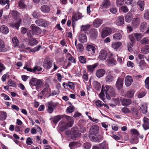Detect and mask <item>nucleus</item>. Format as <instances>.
Returning <instances> with one entry per match:
<instances>
[{
    "label": "nucleus",
    "instance_id": "5fc2aeb1",
    "mask_svg": "<svg viewBox=\"0 0 149 149\" xmlns=\"http://www.w3.org/2000/svg\"><path fill=\"white\" fill-rule=\"evenodd\" d=\"M140 42L142 44H148L149 42V40L146 38H144L141 40Z\"/></svg>",
    "mask_w": 149,
    "mask_h": 149
},
{
    "label": "nucleus",
    "instance_id": "ea45409f",
    "mask_svg": "<svg viewBox=\"0 0 149 149\" xmlns=\"http://www.w3.org/2000/svg\"><path fill=\"white\" fill-rule=\"evenodd\" d=\"M95 104L98 107H102L103 106H105V107H106V108L109 107L106 104L103 103L102 104L101 101L100 100H99L96 101L95 102Z\"/></svg>",
    "mask_w": 149,
    "mask_h": 149
},
{
    "label": "nucleus",
    "instance_id": "3c124183",
    "mask_svg": "<svg viewBox=\"0 0 149 149\" xmlns=\"http://www.w3.org/2000/svg\"><path fill=\"white\" fill-rule=\"evenodd\" d=\"M74 107L73 106H69L66 109V111L69 113L72 112L74 110Z\"/></svg>",
    "mask_w": 149,
    "mask_h": 149
},
{
    "label": "nucleus",
    "instance_id": "c03bdc74",
    "mask_svg": "<svg viewBox=\"0 0 149 149\" xmlns=\"http://www.w3.org/2000/svg\"><path fill=\"white\" fill-rule=\"evenodd\" d=\"M97 66V65H96L94 64L92 65H88L87 68L89 71L92 72Z\"/></svg>",
    "mask_w": 149,
    "mask_h": 149
},
{
    "label": "nucleus",
    "instance_id": "052dcab7",
    "mask_svg": "<svg viewBox=\"0 0 149 149\" xmlns=\"http://www.w3.org/2000/svg\"><path fill=\"white\" fill-rule=\"evenodd\" d=\"M124 0H117L116 3L117 6H119L123 5L124 3Z\"/></svg>",
    "mask_w": 149,
    "mask_h": 149
},
{
    "label": "nucleus",
    "instance_id": "cd10ccee",
    "mask_svg": "<svg viewBox=\"0 0 149 149\" xmlns=\"http://www.w3.org/2000/svg\"><path fill=\"white\" fill-rule=\"evenodd\" d=\"M81 135V133L77 132L76 130H73L72 134V139H75L76 138L79 137Z\"/></svg>",
    "mask_w": 149,
    "mask_h": 149
},
{
    "label": "nucleus",
    "instance_id": "f03ea898",
    "mask_svg": "<svg viewBox=\"0 0 149 149\" xmlns=\"http://www.w3.org/2000/svg\"><path fill=\"white\" fill-rule=\"evenodd\" d=\"M99 130V126L97 125H93L89 130V137L91 139H94V136L97 134Z\"/></svg>",
    "mask_w": 149,
    "mask_h": 149
},
{
    "label": "nucleus",
    "instance_id": "864d4df0",
    "mask_svg": "<svg viewBox=\"0 0 149 149\" xmlns=\"http://www.w3.org/2000/svg\"><path fill=\"white\" fill-rule=\"evenodd\" d=\"M134 36L137 40H140L143 37V36L141 34L139 33H135Z\"/></svg>",
    "mask_w": 149,
    "mask_h": 149
},
{
    "label": "nucleus",
    "instance_id": "7ed1b4c3",
    "mask_svg": "<svg viewBox=\"0 0 149 149\" xmlns=\"http://www.w3.org/2000/svg\"><path fill=\"white\" fill-rule=\"evenodd\" d=\"M107 75L105 78V80L107 82H111L113 81L116 77V75L114 74V71L109 70L107 71Z\"/></svg>",
    "mask_w": 149,
    "mask_h": 149
},
{
    "label": "nucleus",
    "instance_id": "6e6552de",
    "mask_svg": "<svg viewBox=\"0 0 149 149\" xmlns=\"http://www.w3.org/2000/svg\"><path fill=\"white\" fill-rule=\"evenodd\" d=\"M108 53L104 49H102L100 51L98 56L99 58L102 60H105L107 58Z\"/></svg>",
    "mask_w": 149,
    "mask_h": 149
},
{
    "label": "nucleus",
    "instance_id": "4468645a",
    "mask_svg": "<svg viewBox=\"0 0 149 149\" xmlns=\"http://www.w3.org/2000/svg\"><path fill=\"white\" fill-rule=\"evenodd\" d=\"M7 51V48L6 47L4 41L0 39V52H5Z\"/></svg>",
    "mask_w": 149,
    "mask_h": 149
},
{
    "label": "nucleus",
    "instance_id": "9b49d317",
    "mask_svg": "<svg viewBox=\"0 0 149 149\" xmlns=\"http://www.w3.org/2000/svg\"><path fill=\"white\" fill-rule=\"evenodd\" d=\"M89 35L91 38L92 39H95L97 38L98 35L97 30L94 29H92L90 31Z\"/></svg>",
    "mask_w": 149,
    "mask_h": 149
},
{
    "label": "nucleus",
    "instance_id": "b1692460",
    "mask_svg": "<svg viewBox=\"0 0 149 149\" xmlns=\"http://www.w3.org/2000/svg\"><path fill=\"white\" fill-rule=\"evenodd\" d=\"M120 100L122 105L124 106H127L132 103L131 100L129 99L123 98L121 99Z\"/></svg>",
    "mask_w": 149,
    "mask_h": 149
},
{
    "label": "nucleus",
    "instance_id": "c9c22d12",
    "mask_svg": "<svg viewBox=\"0 0 149 149\" xmlns=\"http://www.w3.org/2000/svg\"><path fill=\"white\" fill-rule=\"evenodd\" d=\"M38 43V41L34 38H31L30 39L29 44L31 45H36Z\"/></svg>",
    "mask_w": 149,
    "mask_h": 149
},
{
    "label": "nucleus",
    "instance_id": "09e8293b",
    "mask_svg": "<svg viewBox=\"0 0 149 149\" xmlns=\"http://www.w3.org/2000/svg\"><path fill=\"white\" fill-rule=\"evenodd\" d=\"M43 81L42 80L39 79L38 80L37 84L36 85V86L40 88L43 85Z\"/></svg>",
    "mask_w": 149,
    "mask_h": 149
},
{
    "label": "nucleus",
    "instance_id": "c85d7f7f",
    "mask_svg": "<svg viewBox=\"0 0 149 149\" xmlns=\"http://www.w3.org/2000/svg\"><path fill=\"white\" fill-rule=\"evenodd\" d=\"M133 18L132 14L130 13H127L125 16V20L126 22L129 23L131 22Z\"/></svg>",
    "mask_w": 149,
    "mask_h": 149
},
{
    "label": "nucleus",
    "instance_id": "338daca9",
    "mask_svg": "<svg viewBox=\"0 0 149 149\" xmlns=\"http://www.w3.org/2000/svg\"><path fill=\"white\" fill-rule=\"evenodd\" d=\"M26 143L29 145H30L33 143L32 140L30 137H28L27 139Z\"/></svg>",
    "mask_w": 149,
    "mask_h": 149
},
{
    "label": "nucleus",
    "instance_id": "2eb2a0df",
    "mask_svg": "<svg viewBox=\"0 0 149 149\" xmlns=\"http://www.w3.org/2000/svg\"><path fill=\"white\" fill-rule=\"evenodd\" d=\"M122 45V43L121 42H115L112 43L111 44L112 47L116 51Z\"/></svg>",
    "mask_w": 149,
    "mask_h": 149
},
{
    "label": "nucleus",
    "instance_id": "79ce46f5",
    "mask_svg": "<svg viewBox=\"0 0 149 149\" xmlns=\"http://www.w3.org/2000/svg\"><path fill=\"white\" fill-rule=\"evenodd\" d=\"M38 79L35 78H32L30 80L29 84L32 86H36L37 84Z\"/></svg>",
    "mask_w": 149,
    "mask_h": 149
},
{
    "label": "nucleus",
    "instance_id": "f3484780",
    "mask_svg": "<svg viewBox=\"0 0 149 149\" xmlns=\"http://www.w3.org/2000/svg\"><path fill=\"white\" fill-rule=\"evenodd\" d=\"M87 50L92 54H93L95 53V51L96 48L95 47L92 45H87L86 47Z\"/></svg>",
    "mask_w": 149,
    "mask_h": 149
},
{
    "label": "nucleus",
    "instance_id": "7c9ffc66",
    "mask_svg": "<svg viewBox=\"0 0 149 149\" xmlns=\"http://www.w3.org/2000/svg\"><path fill=\"white\" fill-rule=\"evenodd\" d=\"M110 5V2L109 0H104L100 6L102 7L107 8Z\"/></svg>",
    "mask_w": 149,
    "mask_h": 149
},
{
    "label": "nucleus",
    "instance_id": "aec40b11",
    "mask_svg": "<svg viewBox=\"0 0 149 149\" xmlns=\"http://www.w3.org/2000/svg\"><path fill=\"white\" fill-rule=\"evenodd\" d=\"M50 7L47 5H43L40 8V10L44 13H48L50 11Z\"/></svg>",
    "mask_w": 149,
    "mask_h": 149
},
{
    "label": "nucleus",
    "instance_id": "423d86ee",
    "mask_svg": "<svg viewBox=\"0 0 149 149\" xmlns=\"http://www.w3.org/2000/svg\"><path fill=\"white\" fill-rule=\"evenodd\" d=\"M24 68L27 71L33 73L36 72L37 71H41L42 70V68L39 66H35L33 69H31L27 65H25L24 67Z\"/></svg>",
    "mask_w": 149,
    "mask_h": 149
},
{
    "label": "nucleus",
    "instance_id": "0e129e2a",
    "mask_svg": "<svg viewBox=\"0 0 149 149\" xmlns=\"http://www.w3.org/2000/svg\"><path fill=\"white\" fill-rule=\"evenodd\" d=\"M144 17L146 19H149V11L146 10L144 14Z\"/></svg>",
    "mask_w": 149,
    "mask_h": 149
},
{
    "label": "nucleus",
    "instance_id": "0eeeda50",
    "mask_svg": "<svg viewBox=\"0 0 149 149\" xmlns=\"http://www.w3.org/2000/svg\"><path fill=\"white\" fill-rule=\"evenodd\" d=\"M51 91V89L49 88V85L48 84H45L43 86V89L41 93L43 95L47 96L50 93Z\"/></svg>",
    "mask_w": 149,
    "mask_h": 149
},
{
    "label": "nucleus",
    "instance_id": "4be33fe9",
    "mask_svg": "<svg viewBox=\"0 0 149 149\" xmlns=\"http://www.w3.org/2000/svg\"><path fill=\"white\" fill-rule=\"evenodd\" d=\"M140 22L139 18H134V19L132 23V26L134 28H136L139 26Z\"/></svg>",
    "mask_w": 149,
    "mask_h": 149
},
{
    "label": "nucleus",
    "instance_id": "6ab92c4d",
    "mask_svg": "<svg viewBox=\"0 0 149 149\" xmlns=\"http://www.w3.org/2000/svg\"><path fill=\"white\" fill-rule=\"evenodd\" d=\"M0 29L1 33L4 34H8L9 31L8 27L5 25H3L1 26L0 27Z\"/></svg>",
    "mask_w": 149,
    "mask_h": 149
},
{
    "label": "nucleus",
    "instance_id": "bb28decb",
    "mask_svg": "<svg viewBox=\"0 0 149 149\" xmlns=\"http://www.w3.org/2000/svg\"><path fill=\"white\" fill-rule=\"evenodd\" d=\"M140 109L141 110L143 113L145 114L147 112V107L145 103H141L139 106Z\"/></svg>",
    "mask_w": 149,
    "mask_h": 149
},
{
    "label": "nucleus",
    "instance_id": "ddd939ff",
    "mask_svg": "<svg viewBox=\"0 0 149 149\" xmlns=\"http://www.w3.org/2000/svg\"><path fill=\"white\" fill-rule=\"evenodd\" d=\"M103 20L100 18H97L94 20L93 23V25L95 27L97 28L102 23Z\"/></svg>",
    "mask_w": 149,
    "mask_h": 149
},
{
    "label": "nucleus",
    "instance_id": "9d476101",
    "mask_svg": "<svg viewBox=\"0 0 149 149\" xmlns=\"http://www.w3.org/2000/svg\"><path fill=\"white\" fill-rule=\"evenodd\" d=\"M123 80L122 78H118L116 84V88L118 90H120L123 88Z\"/></svg>",
    "mask_w": 149,
    "mask_h": 149
},
{
    "label": "nucleus",
    "instance_id": "a18cd8bd",
    "mask_svg": "<svg viewBox=\"0 0 149 149\" xmlns=\"http://www.w3.org/2000/svg\"><path fill=\"white\" fill-rule=\"evenodd\" d=\"M12 42L14 45L15 47L17 46L19 43L18 39L16 37H13V38Z\"/></svg>",
    "mask_w": 149,
    "mask_h": 149
},
{
    "label": "nucleus",
    "instance_id": "4c0bfd02",
    "mask_svg": "<svg viewBox=\"0 0 149 149\" xmlns=\"http://www.w3.org/2000/svg\"><path fill=\"white\" fill-rule=\"evenodd\" d=\"M93 87L97 90H100L101 88L100 84L97 81H95L93 82Z\"/></svg>",
    "mask_w": 149,
    "mask_h": 149
},
{
    "label": "nucleus",
    "instance_id": "473e14b6",
    "mask_svg": "<svg viewBox=\"0 0 149 149\" xmlns=\"http://www.w3.org/2000/svg\"><path fill=\"white\" fill-rule=\"evenodd\" d=\"M21 21V20L19 19V22H18L15 23L13 24L12 23H10V25L12 28H15L17 30H18L19 29V27L20 26V23Z\"/></svg>",
    "mask_w": 149,
    "mask_h": 149
},
{
    "label": "nucleus",
    "instance_id": "49530a36",
    "mask_svg": "<svg viewBox=\"0 0 149 149\" xmlns=\"http://www.w3.org/2000/svg\"><path fill=\"white\" fill-rule=\"evenodd\" d=\"M134 91L133 90H130L128 91L126 94L127 96L129 98H131L134 95Z\"/></svg>",
    "mask_w": 149,
    "mask_h": 149
},
{
    "label": "nucleus",
    "instance_id": "2f4dec72",
    "mask_svg": "<svg viewBox=\"0 0 149 149\" xmlns=\"http://www.w3.org/2000/svg\"><path fill=\"white\" fill-rule=\"evenodd\" d=\"M142 53L146 54L149 52V46L147 45L143 47L141 49Z\"/></svg>",
    "mask_w": 149,
    "mask_h": 149
},
{
    "label": "nucleus",
    "instance_id": "20e7f679",
    "mask_svg": "<svg viewBox=\"0 0 149 149\" xmlns=\"http://www.w3.org/2000/svg\"><path fill=\"white\" fill-rule=\"evenodd\" d=\"M31 27L32 31H30L29 32L28 31L27 32V34L28 36H32L34 34L33 33L37 34L40 33L41 30L38 27L36 26L35 25L32 24L31 25Z\"/></svg>",
    "mask_w": 149,
    "mask_h": 149
},
{
    "label": "nucleus",
    "instance_id": "8fccbe9b",
    "mask_svg": "<svg viewBox=\"0 0 149 149\" xmlns=\"http://www.w3.org/2000/svg\"><path fill=\"white\" fill-rule=\"evenodd\" d=\"M61 118V117L60 116H56L54 117L53 119V122L56 124L58 121Z\"/></svg>",
    "mask_w": 149,
    "mask_h": 149
},
{
    "label": "nucleus",
    "instance_id": "58836bf2",
    "mask_svg": "<svg viewBox=\"0 0 149 149\" xmlns=\"http://www.w3.org/2000/svg\"><path fill=\"white\" fill-rule=\"evenodd\" d=\"M73 120L69 121L67 124L66 126H63L62 128H64V130L68 129L69 127H71L73 124Z\"/></svg>",
    "mask_w": 149,
    "mask_h": 149
},
{
    "label": "nucleus",
    "instance_id": "412c9836",
    "mask_svg": "<svg viewBox=\"0 0 149 149\" xmlns=\"http://www.w3.org/2000/svg\"><path fill=\"white\" fill-rule=\"evenodd\" d=\"M52 66V63L50 61L47 60H45L44 64L43 66L46 69H49L51 68Z\"/></svg>",
    "mask_w": 149,
    "mask_h": 149
},
{
    "label": "nucleus",
    "instance_id": "bf43d9fd",
    "mask_svg": "<svg viewBox=\"0 0 149 149\" xmlns=\"http://www.w3.org/2000/svg\"><path fill=\"white\" fill-rule=\"evenodd\" d=\"M83 147L85 149H89L91 147V144L88 143H84L83 145Z\"/></svg>",
    "mask_w": 149,
    "mask_h": 149
},
{
    "label": "nucleus",
    "instance_id": "c756f323",
    "mask_svg": "<svg viewBox=\"0 0 149 149\" xmlns=\"http://www.w3.org/2000/svg\"><path fill=\"white\" fill-rule=\"evenodd\" d=\"M148 28L147 24L146 22H143L141 23L140 27V29L141 31L143 32Z\"/></svg>",
    "mask_w": 149,
    "mask_h": 149
},
{
    "label": "nucleus",
    "instance_id": "5701e85b",
    "mask_svg": "<svg viewBox=\"0 0 149 149\" xmlns=\"http://www.w3.org/2000/svg\"><path fill=\"white\" fill-rule=\"evenodd\" d=\"M144 124L143 126L145 130H146L149 128V119L148 118L144 117L143 119Z\"/></svg>",
    "mask_w": 149,
    "mask_h": 149
},
{
    "label": "nucleus",
    "instance_id": "603ef678",
    "mask_svg": "<svg viewBox=\"0 0 149 149\" xmlns=\"http://www.w3.org/2000/svg\"><path fill=\"white\" fill-rule=\"evenodd\" d=\"M44 20L43 19H40L37 20L35 21V23L38 26H41L43 24Z\"/></svg>",
    "mask_w": 149,
    "mask_h": 149
},
{
    "label": "nucleus",
    "instance_id": "de8ad7c7",
    "mask_svg": "<svg viewBox=\"0 0 149 149\" xmlns=\"http://www.w3.org/2000/svg\"><path fill=\"white\" fill-rule=\"evenodd\" d=\"M145 65V63L143 60H141L139 63V66L142 70L144 68Z\"/></svg>",
    "mask_w": 149,
    "mask_h": 149
},
{
    "label": "nucleus",
    "instance_id": "680f3d73",
    "mask_svg": "<svg viewBox=\"0 0 149 149\" xmlns=\"http://www.w3.org/2000/svg\"><path fill=\"white\" fill-rule=\"evenodd\" d=\"M33 17L35 18H37L38 17H40V14L39 13L37 12V11H36L33 12L32 14Z\"/></svg>",
    "mask_w": 149,
    "mask_h": 149
},
{
    "label": "nucleus",
    "instance_id": "1a4fd4ad",
    "mask_svg": "<svg viewBox=\"0 0 149 149\" xmlns=\"http://www.w3.org/2000/svg\"><path fill=\"white\" fill-rule=\"evenodd\" d=\"M111 29L107 27H104L102 29V36L104 38L110 34L111 33Z\"/></svg>",
    "mask_w": 149,
    "mask_h": 149
},
{
    "label": "nucleus",
    "instance_id": "72a5a7b5",
    "mask_svg": "<svg viewBox=\"0 0 149 149\" xmlns=\"http://www.w3.org/2000/svg\"><path fill=\"white\" fill-rule=\"evenodd\" d=\"M108 64L109 66L115 65L117 63L116 61L114 58H111L107 61Z\"/></svg>",
    "mask_w": 149,
    "mask_h": 149
},
{
    "label": "nucleus",
    "instance_id": "f8f14e48",
    "mask_svg": "<svg viewBox=\"0 0 149 149\" xmlns=\"http://www.w3.org/2000/svg\"><path fill=\"white\" fill-rule=\"evenodd\" d=\"M105 73L106 71L104 69H100L96 71L95 74L97 77L100 78L104 76Z\"/></svg>",
    "mask_w": 149,
    "mask_h": 149
},
{
    "label": "nucleus",
    "instance_id": "f257e3e1",
    "mask_svg": "<svg viewBox=\"0 0 149 149\" xmlns=\"http://www.w3.org/2000/svg\"><path fill=\"white\" fill-rule=\"evenodd\" d=\"M106 94V97L108 99H111L110 96L114 97L116 95V93L114 88L112 86H105L104 87V85L102 86V90L101 93L100 94L99 96L100 98L105 102L104 98V94Z\"/></svg>",
    "mask_w": 149,
    "mask_h": 149
},
{
    "label": "nucleus",
    "instance_id": "dca6fc26",
    "mask_svg": "<svg viewBox=\"0 0 149 149\" xmlns=\"http://www.w3.org/2000/svg\"><path fill=\"white\" fill-rule=\"evenodd\" d=\"M124 23V18L122 16L118 17L116 21V24L118 26H121Z\"/></svg>",
    "mask_w": 149,
    "mask_h": 149
},
{
    "label": "nucleus",
    "instance_id": "39448f33",
    "mask_svg": "<svg viewBox=\"0 0 149 149\" xmlns=\"http://www.w3.org/2000/svg\"><path fill=\"white\" fill-rule=\"evenodd\" d=\"M45 105L47 108V111L50 113H52L57 106L56 103L51 101L47 102Z\"/></svg>",
    "mask_w": 149,
    "mask_h": 149
},
{
    "label": "nucleus",
    "instance_id": "e433bc0d",
    "mask_svg": "<svg viewBox=\"0 0 149 149\" xmlns=\"http://www.w3.org/2000/svg\"><path fill=\"white\" fill-rule=\"evenodd\" d=\"M137 4L139 6L141 10L142 11L144 10V3L143 1L140 0L138 2Z\"/></svg>",
    "mask_w": 149,
    "mask_h": 149
},
{
    "label": "nucleus",
    "instance_id": "774afa93",
    "mask_svg": "<svg viewBox=\"0 0 149 149\" xmlns=\"http://www.w3.org/2000/svg\"><path fill=\"white\" fill-rule=\"evenodd\" d=\"M117 61L120 64H123L124 62V59L122 57H118L117 58Z\"/></svg>",
    "mask_w": 149,
    "mask_h": 149
},
{
    "label": "nucleus",
    "instance_id": "393cba45",
    "mask_svg": "<svg viewBox=\"0 0 149 149\" xmlns=\"http://www.w3.org/2000/svg\"><path fill=\"white\" fill-rule=\"evenodd\" d=\"M0 4L2 5H5L7 4L5 7V8L8 9L9 8L10 5L9 0H0Z\"/></svg>",
    "mask_w": 149,
    "mask_h": 149
},
{
    "label": "nucleus",
    "instance_id": "4d7b16f0",
    "mask_svg": "<svg viewBox=\"0 0 149 149\" xmlns=\"http://www.w3.org/2000/svg\"><path fill=\"white\" fill-rule=\"evenodd\" d=\"M79 61L81 63H86V59L83 56H81L79 58Z\"/></svg>",
    "mask_w": 149,
    "mask_h": 149
},
{
    "label": "nucleus",
    "instance_id": "13d9d810",
    "mask_svg": "<svg viewBox=\"0 0 149 149\" xmlns=\"http://www.w3.org/2000/svg\"><path fill=\"white\" fill-rule=\"evenodd\" d=\"M77 144V143L75 142H72L69 145V146L71 149H73V148L75 147Z\"/></svg>",
    "mask_w": 149,
    "mask_h": 149
},
{
    "label": "nucleus",
    "instance_id": "a878e982",
    "mask_svg": "<svg viewBox=\"0 0 149 149\" xmlns=\"http://www.w3.org/2000/svg\"><path fill=\"white\" fill-rule=\"evenodd\" d=\"M79 40L81 42H86L87 40V38L86 34H81L79 38Z\"/></svg>",
    "mask_w": 149,
    "mask_h": 149
},
{
    "label": "nucleus",
    "instance_id": "6e6d98bb",
    "mask_svg": "<svg viewBox=\"0 0 149 149\" xmlns=\"http://www.w3.org/2000/svg\"><path fill=\"white\" fill-rule=\"evenodd\" d=\"M19 6L21 8H25L26 6L25 5L24 3L23 0H20L18 3Z\"/></svg>",
    "mask_w": 149,
    "mask_h": 149
},
{
    "label": "nucleus",
    "instance_id": "69168bd1",
    "mask_svg": "<svg viewBox=\"0 0 149 149\" xmlns=\"http://www.w3.org/2000/svg\"><path fill=\"white\" fill-rule=\"evenodd\" d=\"M145 82L146 88L149 89V77H148L146 78Z\"/></svg>",
    "mask_w": 149,
    "mask_h": 149
},
{
    "label": "nucleus",
    "instance_id": "37998d69",
    "mask_svg": "<svg viewBox=\"0 0 149 149\" xmlns=\"http://www.w3.org/2000/svg\"><path fill=\"white\" fill-rule=\"evenodd\" d=\"M108 148V144L106 142L102 143L100 145V149H107Z\"/></svg>",
    "mask_w": 149,
    "mask_h": 149
},
{
    "label": "nucleus",
    "instance_id": "a211bd4d",
    "mask_svg": "<svg viewBox=\"0 0 149 149\" xmlns=\"http://www.w3.org/2000/svg\"><path fill=\"white\" fill-rule=\"evenodd\" d=\"M133 82L132 77L130 76H127L125 78V83L127 86H130Z\"/></svg>",
    "mask_w": 149,
    "mask_h": 149
},
{
    "label": "nucleus",
    "instance_id": "a19ab883",
    "mask_svg": "<svg viewBox=\"0 0 149 149\" xmlns=\"http://www.w3.org/2000/svg\"><path fill=\"white\" fill-rule=\"evenodd\" d=\"M76 47L77 51L79 52L83 51L84 49V47L83 45L80 43L78 44L77 45Z\"/></svg>",
    "mask_w": 149,
    "mask_h": 149
},
{
    "label": "nucleus",
    "instance_id": "e2e57ef3",
    "mask_svg": "<svg viewBox=\"0 0 149 149\" xmlns=\"http://www.w3.org/2000/svg\"><path fill=\"white\" fill-rule=\"evenodd\" d=\"M123 112L125 113H127L130 112V111L127 107H124L122 109Z\"/></svg>",
    "mask_w": 149,
    "mask_h": 149
},
{
    "label": "nucleus",
    "instance_id": "f704fd0d",
    "mask_svg": "<svg viewBox=\"0 0 149 149\" xmlns=\"http://www.w3.org/2000/svg\"><path fill=\"white\" fill-rule=\"evenodd\" d=\"M113 38L114 40H120L122 38V35L119 33H116L113 35Z\"/></svg>",
    "mask_w": 149,
    "mask_h": 149
}]
</instances>
